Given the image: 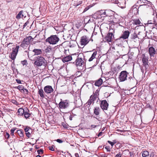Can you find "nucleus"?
Returning <instances> with one entry per match:
<instances>
[{"mask_svg": "<svg viewBox=\"0 0 157 157\" xmlns=\"http://www.w3.org/2000/svg\"><path fill=\"white\" fill-rule=\"evenodd\" d=\"M56 47H57V48H59L60 52H61V51L60 50V49H62L61 51H63V50L64 51H66V50L64 49V48L62 46L61 47V45H58Z\"/></svg>", "mask_w": 157, "mask_h": 157, "instance_id": "nucleus-36", "label": "nucleus"}, {"mask_svg": "<svg viewBox=\"0 0 157 157\" xmlns=\"http://www.w3.org/2000/svg\"><path fill=\"white\" fill-rule=\"evenodd\" d=\"M44 90L47 94H51L54 91V90L52 86L49 85L45 86L44 88Z\"/></svg>", "mask_w": 157, "mask_h": 157, "instance_id": "nucleus-12", "label": "nucleus"}, {"mask_svg": "<svg viewBox=\"0 0 157 157\" xmlns=\"http://www.w3.org/2000/svg\"><path fill=\"white\" fill-rule=\"evenodd\" d=\"M23 11L21 10L20 11L18 14L17 15L16 18L17 19H19L23 17L24 15L23 14Z\"/></svg>", "mask_w": 157, "mask_h": 157, "instance_id": "nucleus-24", "label": "nucleus"}, {"mask_svg": "<svg viewBox=\"0 0 157 157\" xmlns=\"http://www.w3.org/2000/svg\"><path fill=\"white\" fill-rule=\"evenodd\" d=\"M56 141L59 143H62L63 141L60 139H57L56 140Z\"/></svg>", "mask_w": 157, "mask_h": 157, "instance_id": "nucleus-53", "label": "nucleus"}, {"mask_svg": "<svg viewBox=\"0 0 157 157\" xmlns=\"http://www.w3.org/2000/svg\"><path fill=\"white\" fill-rule=\"evenodd\" d=\"M89 9V8H88L87 7L86 8L84 9V11L85 12V11H86L87 10H88Z\"/></svg>", "mask_w": 157, "mask_h": 157, "instance_id": "nucleus-60", "label": "nucleus"}, {"mask_svg": "<svg viewBox=\"0 0 157 157\" xmlns=\"http://www.w3.org/2000/svg\"><path fill=\"white\" fill-rule=\"evenodd\" d=\"M149 155V153L148 151H144L142 152V156L143 157H146L147 156H148Z\"/></svg>", "mask_w": 157, "mask_h": 157, "instance_id": "nucleus-31", "label": "nucleus"}, {"mask_svg": "<svg viewBox=\"0 0 157 157\" xmlns=\"http://www.w3.org/2000/svg\"><path fill=\"white\" fill-rule=\"evenodd\" d=\"M100 109L99 107H96L95 108L94 112V114L96 115H98L100 114Z\"/></svg>", "mask_w": 157, "mask_h": 157, "instance_id": "nucleus-23", "label": "nucleus"}, {"mask_svg": "<svg viewBox=\"0 0 157 157\" xmlns=\"http://www.w3.org/2000/svg\"><path fill=\"white\" fill-rule=\"evenodd\" d=\"M141 2V3L143 2L144 3H147L148 4L150 5H151V2L149 1H148L147 0H139L137 2V3H140Z\"/></svg>", "mask_w": 157, "mask_h": 157, "instance_id": "nucleus-27", "label": "nucleus"}, {"mask_svg": "<svg viewBox=\"0 0 157 157\" xmlns=\"http://www.w3.org/2000/svg\"><path fill=\"white\" fill-rule=\"evenodd\" d=\"M129 154L130 157H134V154L133 153V151H130L129 152Z\"/></svg>", "mask_w": 157, "mask_h": 157, "instance_id": "nucleus-47", "label": "nucleus"}, {"mask_svg": "<svg viewBox=\"0 0 157 157\" xmlns=\"http://www.w3.org/2000/svg\"><path fill=\"white\" fill-rule=\"evenodd\" d=\"M148 50L150 57L154 56L156 53L155 49L153 47H151L149 48Z\"/></svg>", "mask_w": 157, "mask_h": 157, "instance_id": "nucleus-16", "label": "nucleus"}, {"mask_svg": "<svg viewBox=\"0 0 157 157\" xmlns=\"http://www.w3.org/2000/svg\"><path fill=\"white\" fill-rule=\"evenodd\" d=\"M58 105V107L59 109H65L68 107L69 105L68 101L63 100L62 99H61Z\"/></svg>", "mask_w": 157, "mask_h": 157, "instance_id": "nucleus-5", "label": "nucleus"}, {"mask_svg": "<svg viewBox=\"0 0 157 157\" xmlns=\"http://www.w3.org/2000/svg\"><path fill=\"white\" fill-rule=\"evenodd\" d=\"M90 40V39L87 36L84 35L81 37L80 44L81 45L85 46L89 43Z\"/></svg>", "mask_w": 157, "mask_h": 157, "instance_id": "nucleus-6", "label": "nucleus"}, {"mask_svg": "<svg viewBox=\"0 0 157 157\" xmlns=\"http://www.w3.org/2000/svg\"><path fill=\"white\" fill-rule=\"evenodd\" d=\"M128 73L125 71H122L120 73L119 76V79L120 81L123 82L125 81L127 79Z\"/></svg>", "mask_w": 157, "mask_h": 157, "instance_id": "nucleus-7", "label": "nucleus"}, {"mask_svg": "<svg viewBox=\"0 0 157 157\" xmlns=\"http://www.w3.org/2000/svg\"><path fill=\"white\" fill-rule=\"evenodd\" d=\"M38 94L42 98H44L45 97V94L42 89H39Z\"/></svg>", "mask_w": 157, "mask_h": 157, "instance_id": "nucleus-21", "label": "nucleus"}, {"mask_svg": "<svg viewBox=\"0 0 157 157\" xmlns=\"http://www.w3.org/2000/svg\"><path fill=\"white\" fill-rule=\"evenodd\" d=\"M82 1H79V2H78V3H75V6H77L78 5L81 4L82 3Z\"/></svg>", "mask_w": 157, "mask_h": 157, "instance_id": "nucleus-50", "label": "nucleus"}, {"mask_svg": "<svg viewBox=\"0 0 157 157\" xmlns=\"http://www.w3.org/2000/svg\"><path fill=\"white\" fill-rule=\"evenodd\" d=\"M149 4H144L142 5H140V6L138 8V9L140 8L141 7L143 9H146L147 8H150L151 6H150Z\"/></svg>", "mask_w": 157, "mask_h": 157, "instance_id": "nucleus-26", "label": "nucleus"}, {"mask_svg": "<svg viewBox=\"0 0 157 157\" xmlns=\"http://www.w3.org/2000/svg\"><path fill=\"white\" fill-rule=\"evenodd\" d=\"M17 133L21 137H23L24 136L23 132L21 129L17 130Z\"/></svg>", "mask_w": 157, "mask_h": 157, "instance_id": "nucleus-28", "label": "nucleus"}, {"mask_svg": "<svg viewBox=\"0 0 157 157\" xmlns=\"http://www.w3.org/2000/svg\"><path fill=\"white\" fill-rule=\"evenodd\" d=\"M33 52H34V55H38L42 53V51L41 49H35L33 50Z\"/></svg>", "mask_w": 157, "mask_h": 157, "instance_id": "nucleus-20", "label": "nucleus"}, {"mask_svg": "<svg viewBox=\"0 0 157 157\" xmlns=\"http://www.w3.org/2000/svg\"><path fill=\"white\" fill-rule=\"evenodd\" d=\"M142 57L143 65L144 66L145 69L146 70L149 67L148 64V63H149L148 60V57L145 56L144 54H142Z\"/></svg>", "mask_w": 157, "mask_h": 157, "instance_id": "nucleus-8", "label": "nucleus"}, {"mask_svg": "<svg viewBox=\"0 0 157 157\" xmlns=\"http://www.w3.org/2000/svg\"><path fill=\"white\" fill-rule=\"evenodd\" d=\"M17 82L18 83H21V81L20 79H16Z\"/></svg>", "mask_w": 157, "mask_h": 157, "instance_id": "nucleus-57", "label": "nucleus"}, {"mask_svg": "<svg viewBox=\"0 0 157 157\" xmlns=\"http://www.w3.org/2000/svg\"><path fill=\"white\" fill-rule=\"evenodd\" d=\"M75 155L76 157H79V155L78 153H75Z\"/></svg>", "mask_w": 157, "mask_h": 157, "instance_id": "nucleus-59", "label": "nucleus"}, {"mask_svg": "<svg viewBox=\"0 0 157 157\" xmlns=\"http://www.w3.org/2000/svg\"><path fill=\"white\" fill-rule=\"evenodd\" d=\"M35 148L36 149H38L39 148L38 145H35Z\"/></svg>", "mask_w": 157, "mask_h": 157, "instance_id": "nucleus-62", "label": "nucleus"}, {"mask_svg": "<svg viewBox=\"0 0 157 157\" xmlns=\"http://www.w3.org/2000/svg\"><path fill=\"white\" fill-rule=\"evenodd\" d=\"M112 71L113 74H115L117 72L116 69L115 68H113L112 69Z\"/></svg>", "mask_w": 157, "mask_h": 157, "instance_id": "nucleus-54", "label": "nucleus"}, {"mask_svg": "<svg viewBox=\"0 0 157 157\" xmlns=\"http://www.w3.org/2000/svg\"><path fill=\"white\" fill-rule=\"evenodd\" d=\"M16 129V128H13L11 130L10 135L11 136H13L14 135V132Z\"/></svg>", "mask_w": 157, "mask_h": 157, "instance_id": "nucleus-39", "label": "nucleus"}, {"mask_svg": "<svg viewBox=\"0 0 157 157\" xmlns=\"http://www.w3.org/2000/svg\"><path fill=\"white\" fill-rule=\"evenodd\" d=\"M97 98H95V97H94L93 95H92L90 97V99L91 100H92V101H94Z\"/></svg>", "mask_w": 157, "mask_h": 157, "instance_id": "nucleus-44", "label": "nucleus"}, {"mask_svg": "<svg viewBox=\"0 0 157 157\" xmlns=\"http://www.w3.org/2000/svg\"><path fill=\"white\" fill-rule=\"evenodd\" d=\"M59 40V38L56 35H52L47 38L45 41L50 44L54 45L57 44Z\"/></svg>", "mask_w": 157, "mask_h": 157, "instance_id": "nucleus-4", "label": "nucleus"}, {"mask_svg": "<svg viewBox=\"0 0 157 157\" xmlns=\"http://www.w3.org/2000/svg\"><path fill=\"white\" fill-rule=\"evenodd\" d=\"M121 154L120 152H119L116 155L115 157H121Z\"/></svg>", "mask_w": 157, "mask_h": 157, "instance_id": "nucleus-49", "label": "nucleus"}, {"mask_svg": "<svg viewBox=\"0 0 157 157\" xmlns=\"http://www.w3.org/2000/svg\"><path fill=\"white\" fill-rule=\"evenodd\" d=\"M24 129L26 136L28 138L30 137L31 136V133L32 132V128L29 127L27 126Z\"/></svg>", "mask_w": 157, "mask_h": 157, "instance_id": "nucleus-14", "label": "nucleus"}, {"mask_svg": "<svg viewBox=\"0 0 157 157\" xmlns=\"http://www.w3.org/2000/svg\"><path fill=\"white\" fill-rule=\"evenodd\" d=\"M97 51L94 52L92 54L90 58L89 59V61L90 62L92 61L95 58L97 54Z\"/></svg>", "mask_w": 157, "mask_h": 157, "instance_id": "nucleus-22", "label": "nucleus"}, {"mask_svg": "<svg viewBox=\"0 0 157 157\" xmlns=\"http://www.w3.org/2000/svg\"><path fill=\"white\" fill-rule=\"evenodd\" d=\"M48 148L49 150L52 151H54L55 149L53 146H49L48 147Z\"/></svg>", "mask_w": 157, "mask_h": 157, "instance_id": "nucleus-48", "label": "nucleus"}, {"mask_svg": "<svg viewBox=\"0 0 157 157\" xmlns=\"http://www.w3.org/2000/svg\"><path fill=\"white\" fill-rule=\"evenodd\" d=\"M52 50L51 47L50 46H48L45 49L46 52H50Z\"/></svg>", "mask_w": 157, "mask_h": 157, "instance_id": "nucleus-35", "label": "nucleus"}, {"mask_svg": "<svg viewBox=\"0 0 157 157\" xmlns=\"http://www.w3.org/2000/svg\"><path fill=\"white\" fill-rule=\"evenodd\" d=\"M94 103V102L92 101V100H91V99H89L87 102L86 103V104L87 105H89V107L90 106V105L92 104H93Z\"/></svg>", "mask_w": 157, "mask_h": 157, "instance_id": "nucleus-33", "label": "nucleus"}, {"mask_svg": "<svg viewBox=\"0 0 157 157\" xmlns=\"http://www.w3.org/2000/svg\"><path fill=\"white\" fill-rule=\"evenodd\" d=\"M36 36V35L34 38H33L31 36L25 37L21 42V44L20 45L21 47L26 48L30 44V43L33 40V39L35 38Z\"/></svg>", "mask_w": 157, "mask_h": 157, "instance_id": "nucleus-3", "label": "nucleus"}, {"mask_svg": "<svg viewBox=\"0 0 157 157\" xmlns=\"http://www.w3.org/2000/svg\"><path fill=\"white\" fill-rule=\"evenodd\" d=\"M12 102L15 104H16V105H17V104L18 103L15 100H12Z\"/></svg>", "mask_w": 157, "mask_h": 157, "instance_id": "nucleus-51", "label": "nucleus"}, {"mask_svg": "<svg viewBox=\"0 0 157 157\" xmlns=\"http://www.w3.org/2000/svg\"><path fill=\"white\" fill-rule=\"evenodd\" d=\"M102 132H100L98 134V137H99L102 135Z\"/></svg>", "mask_w": 157, "mask_h": 157, "instance_id": "nucleus-56", "label": "nucleus"}, {"mask_svg": "<svg viewBox=\"0 0 157 157\" xmlns=\"http://www.w3.org/2000/svg\"><path fill=\"white\" fill-rule=\"evenodd\" d=\"M105 148L106 150L107 151H110L111 148L109 146H106Z\"/></svg>", "mask_w": 157, "mask_h": 157, "instance_id": "nucleus-45", "label": "nucleus"}, {"mask_svg": "<svg viewBox=\"0 0 157 157\" xmlns=\"http://www.w3.org/2000/svg\"><path fill=\"white\" fill-rule=\"evenodd\" d=\"M99 95V92L98 90H97L94 93H93V95H92L94 97L97 98L98 97Z\"/></svg>", "mask_w": 157, "mask_h": 157, "instance_id": "nucleus-34", "label": "nucleus"}, {"mask_svg": "<svg viewBox=\"0 0 157 157\" xmlns=\"http://www.w3.org/2000/svg\"><path fill=\"white\" fill-rule=\"evenodd\" d=\"M113 142L114 144H116L117 143V142L116 141V140H113Z\"/></svg>", "mask_w": 157, "mask_h": 157, "instance_id": "nucleus-61", "label": "nucleus"}, {"mask_svg": "<svg viewBox=\"0 0 157 157\" xmlns=\"http://www.w3.org/2000/svg\"><path fill=\"white\" fill-rule=\"evenodd\" d=\"M97 126V125L92 124L90 126V128H89L90 129H92L93 128H96Z\"/></svg>", "mask_w": 157, "mask_h": 157, "instance_id": "nucleus-46", "label": "nucleus"}, {"mask_svg": "<svg viewBox=\"0 0 157 157\" xmlns=\"http://www.w3.org/2000/svg\"><path fill=\"white\" fill-rule=\"evenodd\" d=\"M102 15H104V17H113L114 13V12L113 11L109 10H106L103 12L102 14Z\"/></svg>", "mask_w": 157, "mask_h": 157, "instance_id": "nucleus-10", "label": "nucleus"}, {"mask_svg": "<svg viewBox=\"0 0 157 157\" xmlns=\"http://www.w3.org/2000/svg\"><path fill=\"white\" fill-rule=\"evenodd\" d=\"M72 59V56L70 55H67L62 59V60L63 63L67 62Z\"/></svg>", "mask_w": 157, "mask_h": 157, "instance_id": "nucleus-15", "label": "nucleus"}, {"mask_svg": "<svg viewBox=\"0 0 157 157\" xmlns=\"http://www.w3.org/2000/svg\"><path fill=\"white\" fill-rule=\"evenodd\" d=\"M43 150L42 149H40L37 151V152L38 154H41L43 153Z\"/></svg>", "mask_w": 157, "mask_h": 157, "instance_id": "nucleus-42", "label": "nucleus"}, {"mask_svg": "<svg viewBox=\"0 0 157 157\" xmlns=\"http://www.w3.org/2000/svg\"><path fill=\"white\" fill-rule=\"evenodd\" d=\"M23 115L26 119L29 118L31 115V114L29 113V110L26 108H25V111Z\"/></svg>", "mask_w": 157, "mask_h": 157, "instance_id": "nucleus-17", "label": "nucleus"}, {"mask_svg": "<svg viewBox=\"0 0 157 157\" xmlns=\"http://www.w3.org/2000/svg\"><path fill=\"white\" fill-rule=\"evenodd\" d=\"M34 64L36 67H40L42 66H45L47 64V62L45 58L41 56H38L36 57Z\"/></svg>", "mask_w": 157, "mask_h": 157, "instance_id": "nucleus-1", "label": "nucleus"}, {"mask_svg": "<svg viewBox=\"0 0 157 157\" xmlns=\"http://www.w3.org/2000/svg\"><path fill=\"white\" fill-rule=\"evenodd\" d=\"M154 156V152H151L150 154V157H153Z\"/></svg>", "mask_w": 157, "mask_h": 157, "instance_id": "nucleus-55", "label": "nucleus"}, {"mask_svg": "<svg viewBox=\"0 0 157 157\" xmlns=\"http://www.w3.org/2000/svg\"><path fill=\"white\" fill-rule=\"evenodd\" d=\"M10 44H13V43H8V44H7V46H8L9 45H10Z\"/></svg>", "mask_w": 157, "mask_h": 157, "instance_id": "nucleus-64", "label": "nucleus"}, {"mask_svg": "<svg viewBox=\"0 0 157 157\" xmlns=\"http://www.w3.org/2000/svg\"><path fill=\"white\" fill-rule=\"evenodd\" d=\"M137 39L138 40L139 39V38L138 37V36L137 35V34L136 33L134 34L133 36L132 37V39L133 40H136V41L137 40Z\"/></svg>", "mask_w": 157, "mask_h": 157, "instance_id": "nucleus-37", "label": "nucleus"}, {"mask_svg": "<svg viewBox=\"0 0 157 157\" xmlns=\"http://www.w3.org/2000/svg\"><path fill=\"white\" fill-rule=\"evenodd\" d=\"M29 23V22H26L25 24L24 25H23V27H24V28L27 25V24Z\"/></svg>", "mask_w": 157, "mask_h": 157, "instance_id": "nucleus-58", "label": "nucleus"}, {"mask_svg": "<svg viewBox=\"0 0 157 157\" xmlns=\"http://www.w3.org/2000/svg\"><path fill=\"white\" fill-rule=\"evenodd\" d=\"M25 111V109H24L22 108H19L17 112V114L18 116H23Z\"/></svg>", "mask_w": 157, "mask_h": 157, "instance_id": "nucleus-18", "label": "nucleus"}, {"mask_svg": "<svg viewBox=\"0 0 157 157\" xmlns=\"http://www.w3.org/2000/svg\"><path fill=\"white\" fill-rule=\"evenodd\" d=\"M84 60V56L83 54L82 53H80L79 54L75 62V65L77 67H82V66H84L85 64Z\"/></svg>", "mask_w": 157, "mask_h": 157, "instance_id": "nucleus-2", "label": "nucleus"}, {"mask_svg": "<svg viewBox=\"0 0 157 157\" xmlns=\"http://www.w3.org/2000/svg\"><path fill=\"white\" fill-rule=\"evenodd\" d=\"M17 55V54L12 52L11 54L10 57V58L11 59L14 60L15 59Z\"/></svg>", "mask_w": 157, "mask_h": 157, "instance_id": "nucleus-32", "label": "nucleus"}, {"mask_svg": "<svg viewBox=\"0 0 157 157\" xmlns=\"http://www.w3.org/2000/svg\"><path fill=\"white\" fill-rule=\"evenodd\" d=\"M156 25V23H155L154 21H153V23H149L148 24H147V26L150 27L152 29H153L155 27Z\"/></svg>", "mask_w": 157, "mask_h": 157, "instance_id": "nucleus-25", "label": "nucleus"}, {"mask_svg": "<svg viewBox=\"0 0 157 157\" xmlns=\"http://www.w3.org/2000/svg\"><path fill=\"white\" fill-rule=\"evenodd\" d=\"M4 136L6 139H8L10 137V135L9 133L7 132L5 133Z\"/></svg>", "mask_w": 157, "mask_h": 157, "instance_id": "nucleus-43", "label": "nucleus"}, {"mask_svg": "<svg viewBox=\"0 0 157 157\" xmlns=\"http://www.w3.org/2000/svg\"><path fill=\"white\" fill-rule=\"evenodd\" d=\"M102 83V79L100 78L95 81L94 85L96 86H99L101 85Z\"/></svg>", "mask_w": 157, "mask_h": 157, "instance_id": "nucleus-19", "label": "nucleus"}, {"mask_svg": "<svg viewBox=\"0 0 157 157\" xmlns=\"http://www.w3.org/2000/svg\"><path fill=\"white\" fill-rule=\"evenodd\" d=\"M114 38V35L112 32H109L105 37V39L107 42H111Z\"/></svg>", "mask_w": 157, "mask_h": 157, "instance_id": "nucleus-11", "label": "nucleus"}, {"mask_svg": "<svg viewBox=\"0 0 157 157\" xmlns=\"http://www.w3.org/2000/svg\"><path fill=\"white\" fill-rule=\"evenodd\" d=\"M100 106L103 111L107 110L109 106V104L106 100H102L100 101Z\"/></svg>", "mask_w": 157, "mask_h": 157, "instance_id": "nucleus-9", "label": "nucleus"}, {"mask_svg": "<svg viewBox=\"0 0 157 157\" xmlns=\"http://www.w3.org/2000/svg\"><path fill=\"white\" fill-rule=\"evenodd\" d=\"M107 142L111 145L112 147H113V146L114 145L113 143L110 141L108 140Z\"/></svg>", "mask_w": 157, "mask_h": 157, "instance_id": "nucleus-52", "label": "nucleus"}, {"mask_svg": "<svg viewBox=\"0 0 157 157\" xmlns=\"http://www.w3.org/2000/svg\"><path fill=\"white\" fill-rule=\"evenodd\" d=\"M117 131H118L120 132H123L122 130H119V129H117Z\"/></svg>", "mask_w": 157, "mask_h": 157, "instance_id": "nucleus-63", "label": "nucleus"}, {"mask_svg": "<svg viewBox=\"0 0 157 157\" xmlns=\"http://www.w3.org/2000/svg\"><path fill=\"white\" fill-rule=\"evenodd\" d=\"M21 63L23 66H24L25 65H27L28 64V63L26 60H25L21 61Z\"/></svg>", "mask_w": 157, "mask_h": 157, "instance_id": "nucleus-40", "label": "nucleus"}, {"mask_svg": "<svg viewBox=\"0 0 157 157\" xmlns=\"http://www.w3.org/2000/svg\"><path fill=\"white\" fill-rule=\"evenodd\" d=\"M19 48V46L16 45V47L14 48H13V50L12 52L17 54Z\"/></svg>", "mask_w": 157, "mask_h": 157, "instance_id": "nucleus-30", "label": "nucleus"}, {"mask_svg": "<svg viewBox=\"0 0 157 157\" xmlns=\"http://www.w3.org/2000/svg\"><path fill=\"white\" fill-rule=\"evenodd\" d=\"M130 32L128 30L125 31L123 32L122 35L119 37L118 39L120 40L121 39L125 40L127 39L129 35Z\"/></svg>", "mask_w": 157, "mask_h": 157, "instance_id": "nucleus-13", "label": "nucleus"}, {"mask_svg": "<svg viewBox=\"0 0 157 157\" xmlns=\"http://www.w3.org/2000/svg\"><path fill=\"white\" fill-rule=\"evenodd\" d=\"M24 86H19L17 87V89L19 90L21 92H22V90L23 89Z\"/></svg>", "mask_w": 157, "mask_h": 157, "instance_id": "nucleus-41", "label": "nucleus"}, {"mask_svg": "<svg viewBox=\"0 0 157 157\" xmlns=\"http://www.w3.org/2000/svg\"><path fill=\"white\" fill-rule=\"evenodd\" d=\"M133 23L137 25H140L141 23V22L139 19H136L133 20Z\"/></svg>", "mask_w": 157, "mask_h": 157, "instance_id": "nucleus-29", "label": "nucleus"}, {"mask_svg": "<svg viewBox=\"0 0 157 157\" xmlns=\"http://www.w3.org/2000/svg\"><path fill=\"white\" fill-rule=\"evenodd\" d=\"M21 92L25 94H28V91L27 89L24 88V87L23 89L22 90V92Z\"/></svg>", "mask_w": 157, "mask_h": 157, "instance_id": "nucleus-38", "label": "nucleus"}]
</instances>
